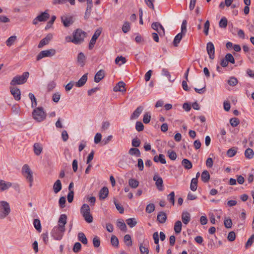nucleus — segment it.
<instances>
[{"label":"nucleus","mask_w":254,"mask_h":254,"mask_svg":"<svg viewBox=\"0 0 254 254\" xmlns=\"http://www.w3.org/2000/svg\"><path fill=\"white\" fill-rule=\"evenodd\" d=\"M167 199L169 202H170L173 205H174L175 203V192L174 191H172L170 194H169L167 196Z\"/></svg>","instance_id":"de8ad7c7"},{"label":"nucleus","mask_w":254,"mask_h":254,"mask_svg":"<svg viewBox=\"0 0 254 254\" xmlns=\"http://www.w3.org/2000/svg\"><path fill=\"white\" fill-rule=\"evenodd\" d=\"M65 229H62L59 226L53 228L51 232V235L56 240H60L62 239Z\"/></svg>","instance_id":"423d86ee"},{"label":"nucleus","mask_w":254,"mask_h":254,"mask_svg":"<svg viewBox=\"0 0 254 254\" xmlns=\"http://www.w3.org/2000/svg\"><path fill=\"white\" fill-rule=\"evenodd\" d=\"M126 59L123 56H118L115 59V63L119 65H121L124 64L126 62Z\"/></svg>","instance_id":"c9c22d12"},{"label":"nucleus","mask_w":254,"mask_h":254,"mask_svg":"<svg viewBox=\"0 0 254 254\" xmlns=\"http://www.w3.org/2000/svg\"><path fill=\"white\" fill-rule=\"evenodd\" d=\"M129 153L131 155H134L136 157H139L140 155V151L136 148H131L129 150Z\"/></svg>","instance_id":"ea45409f"},{"label":"nucleus","mask_w":254,"mask_h":254,"mask_svg":"<svg viewBox=\"0 0 254 254\" xmlns=\"http://www.w3.org/2000/svg\"><path fill=\"white\" fill-rule=\"evenodd\" d=\"M88 73H85L79 79V80L75 83V86L78 87L83 86L87 80Z\"/></svg>","instance_id":"6ab92c4d"},{"label":"nucleus","mask_w":254,"mask_h":254,"mask_svg":"<svg viewBox=\"0 0 254 254\" xmlns=\"http://www.w3.org/2000/svg\"><path fill=\"white\" fill-rule=\"evenodd\" d=\"M53 38V35L51 33H49L47 35V36L42 39L40 43L38 44V47L39 48H41L45 45H46L49 44L50 41Z\"/></svg>","instance_id":"9b49d317"},{"label":"nucleus","mask_w":254,"mask_h":254,"mask_svg":"<svg viewBox=\"0 0 254 254\" xmlns=\"http://www.w3.org/2000/svg\"><path fill=\"white\" fill-rule=\"evenodd\" d=\"M10 93L13 95L14 98L18 101L20 99L21 92L20 89L15 87H10Z\"/></svg>","instance_id":"ddd939ff"},{"label":"nucleus","mask_w":254,"mask_h":254,"mask_svg":"<svg viewBox=\"0 0 254 254\" xmlns=\"http://www.w3.org/2000/svg\"><path fill=\"white\" fill-rule=\"evenodd\" d=\"M33 117L38 122L44 121L46 117V114L42 107H38L35 109L32 113Z\"/></svg>","instance_id":"20e7f679"},{"label":"nucleus","mask_w":254,"mask_h":254,"mask_svg":"<svg viewBox=\"0 0 254 254\" xmlns=\"http://www.w3.org/2000/svg\"><path fill=\"white\" fill-rule=\"evenodd\" d=\"M206 50L211 60H213L215 58V48L213 44L209 42L207 43L206 45Z\"/></svg>","instance_id":"1a4fd4ad"},{"label":"nucleus","mask_w":254,"mask_h":254,"mask_svg":"<svg viewBox=\"0 0 254 254\" xmlns=\"http://www.w3.org/2000/svg\"><path fill=\"white\" fill-rule=\"evenodd\" d=\"M182 165L186 169H190L192 168L191 162L187 159H184L182 161Z\"/></svg>","instance_id":"7c9ffc66"},{"label":"nucleus","mask_w":254,"mask_h":254,"mask_svg":"<svg viewBox=\"0 0 254 254\" xmlns=\"http://www.w3.org/2000/svg\"><path fill=\"white\" fill-rule=\"evenodd\" d=\"M105 77V71L103 69L99 70L94 77V81L96 83L99 82Z\"/></svg>","instance_id":"a211bd4d"},{"label":"nucleus","mask_w":254,"mask_h":254,"mask_svg":"<svg viewBox=\"0 0 254 254\" xmlns=\"http://www.w3.org/2000/svg\"><path fill=\"white\" fill-rule=\"evenodd\" d=\"M50 17V15L46 11L42 12L40 15L37 16L39 21L42 22L46 21Z\"/></svg>","instance_id":"393cba45"},{"label":"nucleus","mask_w":254,"mask_h":254,"mask_svg":"<svg viewBox=\"0 0 254 254\" xmlns=\"http://www.w3.org/2000/svg\"><path fill=\"white\" fill-rule=\"evenodd\" d=\"M135 128L138 131H142L143 130L144 126L141 122H137L135 125Z\"/></svg>","instance_id":"69168bd1"},{"label":"nucleus","mask_w":254,"mask_h":254,"mask_svg":"<svg viewBox=\"0 0 254 254\" xmlns=\"http://www.w3.org/2000/svg\"><path fill=\"white\" fill-rule=\"evenodd\" d=\"M225 58H226V60H227L229 63H230L231 64L235 63V59L231 54H227Z\"/></svg>","instance_id":"052dcab7"},{"label":"nucleus","mask_w":254,"mask_h":254,"mask_svg":"<svg viewBox=\"0 0 254 254\" xmlns=\"http://www.w3.org/2000/svg\"><path fill=\"white\" fill-rule=\"evenodd\" d=\"M183 34H183L182 33H179L175 36L173 41V45L175 47L178 46V44L180 43L181 39H182Z\"/></svg>","instance_id":"72a5a7b5"},{"label":"nucleus","mask_w":254,"mask_h":254,"mask_svg":"<svg viewBox=\"0 0 254 254\" xmlns=\"http://www.w3.org/2000/svg\"><path fill=\"white\" fill-rule=\"evenodd\" d=\"M228 83L230 86H235L238 83V80L236 78L234 77H231L228 81Z\"/></svg>","instance_id":"4d7b16f0"},{"label":"nucleus","mask_w":254,"mask_h":254,"mask_svg":"<svg viewBox=\"0 0 254 254\" xmlns=\"http://www.w3.org/2000/svg\"><path fill=\"white\" fill-rule=\"evenodd\" d=\"M12 186V184L10 182H5L3 180H0V190L3 191L7 190Z\"/></svg>","instance_id":"412c9836"},{"label":"nucleus","mask_w":254,"mask_h":254,"mask_svg":"<svg viewBox=\"0 0 254 254\" xmlns=\"http://www.w3.org/2000/svg\"><path fill=\"white\" fill-rule=\"evenodd\" d=\"M117 227L122 231H127V226L123 220L119 219L117 222Z\"/></svg>","instance_id":"cd10ccee"},{"label":"nucleus","mask_w":254,"mask_h":254,"mask_svg":"<svg viewBox=\"0 0 254 254\" xmlns=\"http://www.w3.org/2000/svg\"><path fill=\"white\" fill-rule=\"evenodd\" d=\"M182 220L184 224H188L190 221V214L187 211H183L182 214Z\"/></svg>","instance_id":"aec40b11"},{"label":"nucleus","mask_w":254,"mask_h":254,"mask_svg":"<svg viewBox=\"0 0 254 254\" xmlns=\"http://www.w3.org/2000/svg\"><path fill=\"white\" fill-rule=\"evenodd\" d=\"M153 160L155 162H160L161 164H166V161L165 156L163 154H159V156L156 155L153 158Z\"/></svg>","instance_id":"a878e982"},{"label":"nucleus","mask_w":254,"mask_h":254,"mask_svg":"<svg viewBox=\"0 0 254 254\" xmlns=\"http://www.w3.org/2000/svg\"><path fill=\"white\" fill-rule=\"evenodd\" d=\"M167 154L169 158L172 160H175L177 158L176 153L172 150H168Z\"/></svg>","instance_id":"8fccbe9b"},{"label":"nucleus","mask_w":254,"mask_h":254,"mask_svg":"<svg viewBox=\"0 0 254 254\" xmlns=\"http://www.w3.org/2000/svg\"><path fill=\"white\" fill-rule=\"evenodd\" d=\"M33 150L36 155H39L43 150L42 144H34Z\"/></svg>","instance_id":"bb28decb"},{"label":"nucleus","mask_w":254,"mask_h":254,"mask_svg":"<svg viewBox=\"0 0 254 254\" xmlns=\"http://www.w3.org/2000/svg\"><path fill=\"white\" fill-rule=\"evenodd\" d=\"M155 210V205L153 203H150L146 206V212L148 213H151Z\"/></svg>","instance_id":"3c124183"},{"label":"nucleus","mask_w":254,"mask_h":254,"mask_svg":"<svg viewBox=\"0 0 254 254\" xmlns=\"http://www.w3.org/2000/svg\"><path fill=\"white\" fill-rule=\"evenodd\" d=\"M230 123L233 127H237L240 123L239 120L236 118H233L230 119Z\"/></svg>","instance_id":"603ef678"},{"label":"nucleus","mask_w":254,"mask_h":254,"mask_svg":"<svg viewBox=\"0 0 254 254\" xmlns=\"http://www.w3.org/2000/svg\"><path fill=\"white\" fill-rule=\"evenodd\" d=\"M197 179L193 178L191 181L190 189L192 191H195L197 187Z\"/></svg>","instance_id":"e433bc0d"},{"label":"nucleus","mask_w":254,"mask_h":254,"mask_svg":"<svg viewBox=\"0 0 254 254\" xmlns=\"http://www.w3.org/2000/svg\"><path fill=\"white\" fill-rule=\"evenodd\" d=\"M86 33L80 29H77L73 33V43L80 44L84 41Z\"/></svg>","instance_id":"f257e3e1"},{"label":"nucleus","mask_w":254,"mask_h":254,"mask_svg":"<svg viewBox=\"0 0 254 254\" xmlns=\"http://www.w3.org/2000/svg\"><path fill=\"white\" fill-rule=\"evenodd\" d=\"M80 212L87 223H90L93 222V217L90 213V208L88 204L82 205L80 209Z\"/></svg>","instance_id":"f03ea898"},{"label":"nucleus","mask_w":254,"mask_h":254,"mask_svg":"<svg viewBox=\"0 0 254 254\" xmlns=\"http://www.w3.org/2000/svg\"><path fill=\"white\" fill-rule=\"evenodd\" d=\"M29 74L28 72H24L22 75L15 76L11 81L10 85L14 86L16 84H21L25 83L29 76Z\"/></svg>","instance_id":"39448f33"},{"label":"nucleus","mask_w":254,"mask_h":254,"mask_svg":"<svg viewBox=\"0 0 254 254\" xmlns=\"http://www.w3.org/2000/svg\"><path fill=\"white\" fill-rule=\"evenodd\" d=\"M62 186L60 180L56 181L53 185V190L55 193H57L62 190Z\"/></svg>","instance_id":"4be33fe9"},{"label":"nucleus","mask_w":254,"mask_h":254,"mask_svg":"<svg viewBox=\"0 0 254 254\" xmlns=\"http://www.w3.org/2000/svg\"><path fill=\"white\" fill-rule=\"evenodd\" d=\"M109 193L108 189L107 187H103L99 192V197L101 199L106 198Z\"/></svg>","instance_id":"5701e85b"},{"label":"nucleus","mask_w":254,"mask_h":254,"mask_svg":"<svg viewBox=\"0 0 254 254\" xmlns=\"http://www.w3.org/2000/svg\"><path fill=\"white\" fill-rule=\"evenodd\" d=\"M128 185L132 189L136 188L139 185V182L134 179H130L128 180Z\"/></svg>","instance_id":"f704fd0d"},{"label":"nucleus","mask_w":254,"mask_h":254,"mask_svg":"<svg viewBox=\"0 0 254 254\" xmlns=\"http://www.w3.org/2000/svg\"><path fill=\"white\" fill-rule=\"evenodd\" d=\"M0 203L3 209L2 213L0 214V218L3 219L9 214L10 208L8 203L6 201H1L0 202Z\"/></svg>","instance_id":"0eeeda50"},{"label":"nucleus","mask_w":254,"mask_h":254,"mask_svg":"<svg viewBox=\"0 0 254 254\" xmlns=\"http://www.w3.org/2000/svg\"><path fill=\"white\" fill-rule=\"evenodd\" d=\"M33 225L35 228L39 232L41 231V225L40 221L38 219H35L33 221Z\"/></svg>","instance_id":"a19ab883"},{"label":"nucleus","mask_w":254,"mask_h":254,"mask_svg":"<svg viewBox=\"0 0 254 254\" xmlns=\"http://www.w3.org/2000/svg\"><path fill=\"white\" fill-rule=\"evenodd\" d=\"M28 96H29V97L30 99L31 102H32V104H31L32 107L33 108V107H35L37 105V102H36V98L35 97L34 95L32 93H29Z\"/></svg>","instance_id":"37998d69"},{"label":"nucleus","mask_w":254,"mask_h":254,"mask_svg":"<svg viewBox=\"0 0 254 254\" xmlns=\"http://www.w3.org/2000/svg\"><path fill=\"white\" fill-rule=\"evenodd\" d=\"M160 26V23L158 22H153L151 25V27L154 30L156 31L160 35H162V33L161 31H159V27Z\"/></svg>","instance_id":"5fc2aeb1"},{"label":"nucleus","mask_w":254,"mask_h":254,"mask_svg":"<svg viewBox=\"0 0 254 254\" xmlns=\"http://www.w3.org/2000/svg\"><path fill=\"white\" fill-rule=\"evenodd\" d=\"M228 24V21L226 17H222L219 22V26L220 28H226Z\"/></svg>","instance_id":"58836bf2"},{"label":"nucleus","mask_w":254,"mask_h":254,"mask_svg":"<svg viewBox=\"0 0 254 254\" xmlns=\"http://www.w3.org/2000/svg\"><path fill=\"white\" fill-rule=\"evenodd\" d=\"M11 111L13 114L18 115L20 111V107L18 105H14L12 107Z\"/></svg>","instance_id":"0e129e2a"},{"label":"nucleus","mask_w":254,"mask_h":254,"mask_svg":"<svg viewBox=\"0 0 254 254\" xmlns=\"http://www.w3.org/2000/svg\"><path fill=\"white\" fill-rule=\"evenodd\" d=\"M254 242V234H253L250 237V238L248 239V241L247 242V243L245 245V248L246 249H248L249 247H251Z\"/></svg>","instance_id":"c03bdc74"},{"label":"nucleus","mask_w":254,"mask_h":254,"mask_svg":"<svg viewBox=\"0 0 254 254\" xmlns=\"http://www.w3.org/2000/svg\"><path fill=\"white\" fill-rule=\"evenodd\" d=\"M126 84L123 81H120L114 87L113 90L115 92L120 91L124 92L126 91L125 88Z\"/></svg>","instance_id":"dca6fc26"},{"label":"nucleus","mask_w":254,"mask_h":254,"mask_svg":"<svg viewBox=\"0 0 254 254\" xmlns=\"http://www.w3.org/2000/svg\"><path fill=\"white\" fill-rule=\"evenodd\" d=\"M66 221L67 216L64 214H61L58 220V226L62 229H65V225L66 223Z\"/></svg>","instance_id":"4468645a"},{"label":"nucleus","mask_w":254,"mask_h":254,"mask_svg":"<svg viewBox=\"0 0 254 254\" xmlns=\"http://www.w3.org/2000/svg\"><path fill=\"white\" fill-rule=\"evenodd\" d=\"M167 219V216L165 212H160L157 215V220L160 223H164Z\"/></svg>","instance_id":"b1692460"},{"label":"nucleus","mask_w":254,"mask_h":254,"mask_svg":"<svg viewBox=\"0 0 254 254\" xmlns=\"http://www.w3.org/2000/svg\"><path fill=\"white\" fill-rule=\"evenodd\" d=\"M139 250L141 254H148V249L143 246L142 244H140L139 245Z\"/></svg>","instance_id":"6e6d98bb"},{"label":"nucleus","mask_w":254,"mask_h":254,"mask_svg":"<svg viewBox=\"0 0 254 254\" xmlns=\"http://www.w3.org/2000/svg\"><path fill=\"white\" fill-rule=\"evenodd\" d=\"M124 241L126 243L127 246H131L132 245L131 237L129 235L127 234L125 236Z\"/></svg>","instance_id":"49530a36"},{"label":"nucleus","mask_w":254,"mask_h":254,"mask_svg":"<svg viewBox=\"0 0 254 254\" xmlns=\"http://www.w3.org/2000/svg\"><path fill=\"white\" fill-rule=\"evenodd\" d=\"M78 240L84 245L88 243V240L85 234L83 232H79L77 235Z\"/></svg>","instance_id":"c85d7f7f"},{"label":"nucleus","mask_w":254,"mask_h":254,"mask_svg":"<svg viewBox=\"0 0 254 254\" xmlns=\"http://www.w3.org/2000/svg\"><path fill=\"white\" fill-rule=\"evenodd\" d=\"M210 26V23L209 20H207L204 25V33L205 35L207 36L208 35V31Z\"/></svg>","instance_id":"680f3d73"},{"label":"nucleus","mask_w":254,"mask_h":254,"mask_svg":"<svg viewBox=\"0 0 254 254\" xmlns=\"http://www.w3.org/2000/svg\"><path fill=\"white\" fill-rule=\"evenodd\" d=\"M111 242L113 246H118L119 245V240L117 237L112 236L111 239Z\"/></svg>","instance_id":"774afa93"},{"label":"nucleus","mask_w":254,"mask_h":254,"mask_svg":"<svg viewBox=\"0 0 254 254\" xmlns=\"http://www.w3.org/2000/svg\"><path fill=\"white\" fill-rule=\"evenodd\" d=\"M114 202L117 209L119 211L120 213H123L124 212V209L123 207L121 206L115 199H114Z\"/></svg>","instance_id":"e2e57ef3"},{"label":"nucleus","mask_w":254,"mask_h":254,"mask_svg":"<svg viewBox=\"0 0 254 254\" xmlns=\"http://www.w3.org/2000/svg\"><path fill=\"white\" fill-rule=\"evenodd\" d=\"M101 32H102L101 29L99 28V29H97L96 30V31L95 32V33H94V35H93V36H92L91 39L92 40H95V41H96L97 39L98 38V37L101 35Z\"/></svg>","instance_id":"864d4df0"},{"label":"nucleus","mask_w":254,"mask_h":254,"mask_svg":"<svg viewBox=\"0 0 254 254\" xmlns=\"http://www.w3.org/2000/svg\"><path fill=\"white\" fill-rule=\"evenodd\" d=\"M245 155L247 158L251 159L253 158L254 157V151L251 148H248L246 150L245 152Z\"/></svg>","instance_id":"4c0bfd02"},{"label":"nucleus","mask_w":254,"mask_h":254,"mask_svg":"<svg viewBox=\"0 0 254 254\" xmlns=\"http://www.w3.org/2000/svg\"><path fill=\"white\" fill-rule=\"evenodd\" d=\"M143 110V107L142 106L138 107L130 116V120H135L138 118Z\"/></svg>","instance_id":"2eb2a0df"},{"label":"nucleus","mask_w":254,"mask_h":254,"mask_svg":"<svg viewBox=\"0 0 254 254\" xmlns=\"http://www.w3.org/2000/svg\"><path fill=\"white\" fill-rule=\"evenodd\" d=\"M56 51L54 49H50L41 51L37 56V60L39 61L43 58L49 57L55 55Z\"/></svg>","instance_id":"6e6552de"},{"label":"nucleus","mask_w":254,"mask_h":254,"mask_svg":"<svg viewBox=\"0 0 254 254\" xmlns=\"http://www.w3.org/2000/svg\"><path fill=\"white\" fill-rule=\"evenodd\" d=\"M17 40L16 36H11L9 37L5 42L7 46L10 47L13 45Z\"/></svg>","instance_id":"c756f323"},{"label":"nucleus","mask_w":254,"mask_h":254,"mask_svg":"<svg viewBox=\"0 0 254 254\" xmlns=\"http://www.w3.org/2000/svg\"><path fill=\"white\" fill-rule=\"evenodd\" d=\"M81 248V245L79 242H76L74 244L73 248V251L74 253H78L79 252Z\"/></svg>","instance_id":"bf43d9fd"},{"label":"nucleus","mask_w":254,"mask_h":254,"mask_svg":"<svg viewBox=\"0 0 254 254\" xmlns=\"http://www.w3.org/2000/svg\"><path fill=\"white\" fill-rule=\"evenodd\" d=\"M130 29V24L128 22H125L123 26L122 30L124 33H127Z\"/></svg>","instance_id":"13d9d810"},{"label":"nucleus","mask_w":254,"mask_h":254,"mask_svg":"<svg viewBox=\"0 0 254 254\" xmlns=\"http://www.w3.org/2000/svg\"><path fill=\"white\" fill-rule=\"evenodd\" d=\"M21 172L22 175L26 178L27 181L29 183V187L31 188L32 186L33 182L32 171L31 170L28 165L25 164L22 168Z\"/></svg>","instance_id":"7ed1b4c3"},{"label":"nucleus","mask_w":254,"mask_h":254,"mask_svg":"<svg viewBox=\"0 0 254 254\" xmlns=\"http://www.w3.org/2000/svg\"><path fill=\"white\" fill-rule=\"evenodd\" d=\"M201 178L203 182H207L210 179V175L209 172L206 170L203 171L201 174Z\"/></svg>","instance_id":"473e14b6"},{"label":"nucleus","mask_w":254,"mask_h":254,"mask_svg":"<svg viewBox=\"0 0 254 254\" xmlns=\"http://www.w3.org/2000/svg\"><path fill=\"white\" fill-rule=\"evenodd\" d=\"M61 19L65 27H68L74 22L72 16H62Z\"/></svg>","instance_id":"f8f14e48"},{"label":"nucleus","mask_w":254,"mask_h":254,"mask_svg":"<svg viewBox=\"0 0 254 254\" xmlns=\"http://www.w3.org/2000/svg\"><path fill=\"white\" fill-rule=\"evenodd\" d=\"M93 244L95 247L98 248L100 245V239L97 237L95 236L93 239Z\"/></svg>","instance_id":"338daca9"},{"label":"nucleus","mask_w":254,"mask_h":254,"mask_svg":"<svg viewBox=\"0 0 254 254\" xmlns=\"http://www.w3.org/2000/svg\"><path fill=\"white\" fill-rule=\"evenodd\" d=\"M77 63L79 65L83 67L85 64L86 57L82 52L79 53L77 55Z\"/></svg>","instance_id":"f3484780"},{"label":"nucleus","mask_w":254,"mask_h":254,"mask_svg":"<svg viewBox=\"0 0 254 254\" xmlns=\"http://www.w3.org/2000/svg\"><path fill=\"white\" fill-rule=\"evenodd\" d=\"M182 224L181 221H176L174 225V229L176 234H179L182 230Z\"/></svg>","instance_id":"2f4dec72"},{"label":"nucleus","mask_w":254,"mask_h":254,"mask_svg":"<svg viewBox=\"0 0 254 254\" xmlns=\"http://www.w3.org/2000/svg\"><path fill=\"white\" fill-rule=\"evenodd\" d=\"M237 149L235 148H231L229 149L227 152V155L229 157L234 156L237 153Z\"/></svg>","instance_id":"a18cd8bd"},{"label":"nucleus","mask_w":254,"mask_h":254,"mask_svg":"<svg viewBox=\"0 0 254 254\" xmlns=\"http://www.w3.org/2000/svg\"><path fill=\"white\" fill-rule=\"evenodd\" d=\"M126 221L127 225L131 228L133 227L137 223L134 218H128Z\"/></svg>","instance_id":"09e8293b"},{"label":"nucleus","mask_w":254,"mask_h":254,"mask_svg":"<svg viewBox=\"0 0 254 254\" xmlns=\"http://www.w3.org/2000/svg\"><path fill=\"white\" fill-rule=\"evenodd\" d=\"M151 120V114L149 112H146L143 116V122L144 124H148Z\"/></svg>","instance_id":"79ce46f5"},{"label":"nucleus","mask_w":254,"mask_h":254,"mask_svg":"<svg viewBox=\"0 0 254 254\" xmlns=\"http://www.w3.org/2000/svg\"><path fill=\"white\" fill-rule=\"evenodd\" d=\"M153 180L155 182V185L159 190H163V180L157 174L153 177Z\"/></svg>","instance_id":"9d476101"}]
</instances>
